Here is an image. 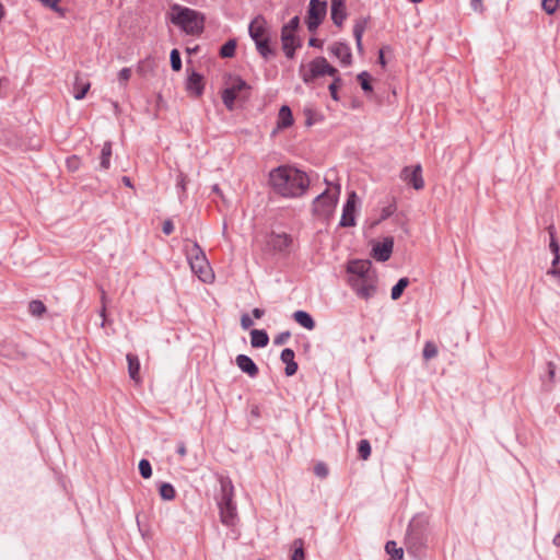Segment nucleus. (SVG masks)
Listing matches in <instances>:
<instances>
[{
    "instance_id": "f257e3e1",
    "label": "nucleus",
    "mask_w": 560,
    "mask_h": 560,
    "mask_svg": "<svg viewBox=\"0 0 560 560\" xmlns=\"http://www.w3.org/2000/svg\"><path fill=\"white\" fill-rule=\"evenodd\" d=\"M268 185L279 197L294 199L308 190L310 177L294 166L281 165L269 172Z\"/></svg>"
},
{
    "instance_id": "f03ea898",
    "label": "nucleus",
    "mask_w": 560,
    "mask_h": 560,
    "mask_svg": "<svg viewBox=\"0 0 560 560\" xmlns=\"http://www.w3.org/2000/svg\"><path fill=\"white\" fill-rule=\"evenodd\" d=\"M170 20L189 35H198L203 31V16L199 12L179 4H174L171 8Z\"/></svg>"
},
{
    "instance_id": "7ed1b4c3",
    "label": "nucleus",
    "mask_w": 560,
    "mask_h": 560,
    "mask_svg": "<svg viewBox=\"0 0 560 560\" xmlns=\"http://www.w3.org/2000/svg\"><path fill=\"white\" fill-rule=\"evenodd\" d=\"M249 36L255 42L256 48L262 58L268 59L275 51L270 47V31L266 19L257 15L249 24Z\"/></svg>"
},
{
    "instance_id": "20e7f679",
    "label": "nucleus",
    "mask_w": 560,
    "mask_h": 560,
    "mask_svg": "<svg viewBox=\"0 0 560 560\" xmlns=\"http://www.w3.org/2000/svg\"><path fill=\"white\" fill-rule=\"evenodd\" d=\"M340 195L339 185H329L328 188L313 201V214L323 221H328L334 212Z\"/></svg>"
},
{
    "instance_id": "39448f33",
    "label": "nucleus",
    "mask_w": 560,
    "mask_h": 560,
    "mask_svg": "<svg viewBox=\"0 0 560 560\" xmlns=\"http://www.w3.org/2000/svg\"><path fill=\"white\" fill-rule=\"evenodd\" d=\"M188 261L191 271L205 283H211L214 280V273L210 264L201 249V247L194 243L190 252L188 253Z\"/></svg>"
},
{
    "instance_id": "423d86ee",
    "label": "nucleus",
    "mask_w": 560,
    "mask_h": 560,
    "mask_svg": "<svg viewBox=\"0 0 560 560\" xmlns=\"http://www.w3.org/2000/svg\"><path fill=\"white\" fill-rule=\"evenodd\" d=\"M222 499L219 503L221 522L226 526L235 524L237 514L233 504V485L229 479H221Z\"/></svg>"
},
{
    "instance_id": "0eeeda50",
    "label": "nucleus",
    "mask_w": 560,
    "mask_h": 560,
    "mask_svg": "<svg viewBox=\"0 0 560 560\" xmlns=\"http://www.w3.org/2000/svg\"><path fill=\"white\" fill-rule=\"evenodd\" d=\"M300 74L305 83H310L324 75L335 77L338 74V70L330 66L324 57H317L307 65H301Z\"/></svg>"
},
{
    "instance_id": "6e6552de",
    "label": "nucleus",
    "mask_w": 560,
    "mask_h": 560,
    "mask_svg": "<svg viewBox=\"0 0 560 560\" xmlns=\"http://www.w3.org/2000/svg\"><path fill=\"white\" fill-rule=\"evenodd\" d=\"M248 84L240 77L230 78L226 88L222 92V101L228 109H234L236 101H244L248 97Z\"/></svg>"
},
{
    "instance_id": "1a4fd4ad",
    "label": "nucleus",
    "mask_w": 560,
    "mask_h": 560,
    "mask_svg": "<svg viewBox=\"0 0 560 560\" xmlns=\"http://www.w3.org/2000/svg\"><path fill=\"white\" fill-rule=\"evenodd\" d=\"M348 283L360 299L369 300L376 293L377 276L375 273L364 278L348 279Z\"/></svg>"
},
{
    "instance_id": "9d476101",
    "label": "nucleus",
    "mask_w": 560,
    "mask_h": 560,
    "mask_svg": "<svg viewBox=\"0 0 560 560\" xmlns=\"http://www.w3.org/2000/svg\"><path fill=\"white\" fill-rule=\"evenodd\" d=\"M326 2L319 0H311L308 15H307V28L314 32L326 14Z\"/></svg>"
},
{
    "instance_id": "9b49d317",
    "label": "nucleus",
    "mask_w": 560,
    "mask_h": 560,
    "mask_svg": "<svg viewBox=\"0 0 560 560\" xmlns=\"http://www.w3.org/2000/svg\"><path fill=\"white\" fill-rule=\"evenodd\" d=\"M358 197L354 191H351L348 196V200L343 207L340 225L343 228L354 226L355 218L354 212L357 208Z\"/></svg>"
},
{
    "instance_id": "f8f14e48",
    "label": "nucleus",
    "mask_w": 560,
    "mask_h": 560,
    "mask_svg": "<svg viewBox=\"0 0 560 560\" xmlns=\"http://www.w3.org/2000/svg\"><path fill=\"white\" fill-rule=\"evenodd\" d=\"M347 271L349 273L348 279L364 278L365 276L376 273L372 270V264L370 260H352L348 264Z\"/></svg>"
},
{
    "instance_id": "ddd939ff",
    "label": "nucleus",
    "mask_w": 560,
    "mask_h": 560,
    "mask_svg": "<svg viewBox=\"0 0 560 560\" xmlns=\"http://www.w3.org/2000/svg\"><path fill=\"white\" fill-rule=\"evenodd\" d=\"M421 171V165L419 164L412 167L407 166L401 171V178L412 185L416 190H420L424 186Z\"/></svg>"
},
{
    "instance_id": "4468645a",
    "label": "nucleus",
    "mask_w": 560,
    "mask_h": 560,
    "mask_svg": "<svg viewBox=\"0 0 560 560\" xmlns=\"http://www.w3.org/2000/svg\"><path fill=\"white\" fill-rule=\"evenodd\" d=\"M292 245V237L287 233L272 232L268 238V246L278 253L287 252Z\"/></svg>"
},
{
    "instance_id": "2eb2a0df",
    "label": "nucleus",
    "mask_w": 560,
    "mask_h": 560,
    "mask_svg": "<svg viewBox=\"0 0 560 560\" xmlns=\"http://www.w3.org/2000/svg\"><path fill=\"white\" fill-rule=\"evenodd\" d=\"M393 248V237H385L382 243H376L373 245L372 256L378 261H387L392 256Z\"/></svg>"
},
{
    "instance_id": "dca6fc26",
    "label": "nucleus",
    "mask_w": 560,
    "mask_h": 560,
    "mask_svg": "<svg viewBox=\"0 0 560 560\" xmlns=\"http://www.w3.org/2000/svg\"><path fill=\"white\" fill-rule=\"evenodd\" d=\"M329 51L340 60L341 65L350 66L352 62V55L348 45L343 43H334L329 47Z\"/></svg>"
},
{
    "instance_id": "f3484780",
    "label": "nucleus",
    "mask_w": 560,
    "mask_h": 560,
    "mask_svg": "<svg viewBox=\"0 0 560 560\" xmlns=\"http://www.w3.org/2000/svg\"><path fill=\"white\" fill-rule=\"evenodd\" d=\"M235 361L238 369L246 373L248 376L255 377L258 374V368L249 357L245 354H238Z\"/></svg>"
},
{
    "instance_id": "a211bd4d",
    "label": "nucleus",
    "mask_w": 560,
    "mask_h": 560,
    "mask_svg": "<svg viewBox=\"0 0 560 560\" xmlns=\"http://www.w3.org/2000/svg\"><path fill=\"white\" fill-rule=\"evenodd\" d=\"M282 49L288 58L294 56V50L298 47L294 32L281 31Z\"/></svg>"
},
{
    "instance_id": "6ab92c4d",
    "label": "nucleus",
    "mask_w": 560,
    "mask_h": 560,
    "mask_svg": "<svg viewBox=\"0 0 560 560\" xmlns=\"http://www.w3.org/2000/svg\"><path fill=\"white\" fill-rule=\"evenodd\" d=\"M347 18L343 0H331V20L337 26H341Z\"/></svg>"
},
{
    "instance_id": "aec40b11",
    "label": "nucleus",
    "mask_w": 560,
    "mask_h": 560,
    "mask_svg": "<svg viewBox=\"0 0 560 560\" xmlns=\"http://www.w3.org/2000/svg\"><path fill=\"white\" fill-rule=\"evenodd\" d=\"M293 121V115L290 107L287 105L281 106L278 114L277 129L273 131V133H276L278 130L291 127Z\"/></svg>"
},
{
    "instance_id": "412c9836",
    "label": "nucleus",
    "mask_w": 560,
    "mask_h": 560,
    "mask_svg": "<svg viewBox=\"0 0 560 560\" xmlns=\"http://www.w3.org/2000/svg\"><path fill=\"white\" fill-rule=\"evenodd\" d=\"M186 88L190 94L200 96L203 91L202 77L196 72H192L187 79Z\"/></svg>"
},
{
    "instance_id": "4be33fe9",
    "label": "nucleus",
    "mask_w": 560,
    "mask_h": 560,
    "mask_svg": "<svg viewBox=\"0 0 560 560\" xmlns=\"http://www.w3.org/2000/svg\"><path fill=\"white\" fill-rule=\"evenodd\" d=\"M126 359L128 361V374H129L130 378L136 384H140L141 383L140 362H139L138 357L135 354L128 353L126 355Z\"/></svg>"
},
{
    "instance_id": "5701e85b",
    "label": "nucleus",
    "mask_w": 560,
    "mask_h": 560,
    "mask_svg": "<svg viewBox=\"0 0 560 560\" xmlns=\"http://www.w3.org/2000/svg\"><path fill=\"white\" fill-rule=\"evenodd\" d=\"M281 361L285 364V374L292 376L298 371V364L294 361L293 350L287 348L281 352Z\"/></svg>"
},
{
    "instance_id": "b1692460",
    "label": "nucleus",
    "mask_w": 560,
    "mask_h": 560,
    "mask_svg": "<svg viewBox=\"0 0 560 560\" xmlns=\"http://www.w3.org/2000/svg\"><path fill=\"white\" fill-rule=\"evenodd\" d=\"M366 26H368L366 18L359 19L353 26V35L355 38L357 48H358L359 52L363 51L362 36H363V33H364Z\"/></svg>"
},
{
    "instance_id": "393cba45",
    "label": "nucleus",
    "mask_w": 560,
    "mask_h": 560,
    "mask_svg": "<svg viewBox=\"0 0 560 560\" xmlns=\"http://www.w3.org/2000/svg\"><path fill=\"white\" fill-rule=\"evenodd\" d=\"M269 338L265 330L253 329L250 331V343L254 348H261L268 345Z\"/></svg>"
},
{
    "instance_id": "a878e982",
    "label": "nucleus",
    "mask_w": 560,
    "mask_h": 560,
    "mask_svg": "<svg viewBox=\"0 0 560 560\" xmlns=\"http://www.w3.org/2000/svg\"><path fill=\"white\" fill-rule=\"evenodd\" d=\"M294 320L302 327L312 330L315 327V323L311 315L304 311H296L293 314Z\"/></svg>"
},
{
    "instance_id": "bb28decb",
    "label": "nucleus",
    "mask_w": 560,
    "mask_h": 560,
    "mask_svg": "<svg viewBox=\"0 0 560 560\" xmlns=\"http://www.w3.org/2000/svg\"><path fill=\"white\" fill-rule=\"evenodd\" d=\"M385 550L390 556L389 560H401L404 557V549L393 540L386 542Z\"/></svg>"
},
{
    "instance_id": "cd10ccee",
    "label": "nucleus",
    "mask_w": 560,
    "mask_h": 560,
    "mask_svg": "<svg viewBox=\"0 0 560 560\" xmlns=\"http://www.w3.org/2000/svg\"><path fill=\"white\" fill-rule=\"evenodd\" d=\"M90 82H81L79 80V78H77L75 80V84H74V90H75V93H74V98L75 100H82L85 94L89 92L90 90Z\"/></svg>"
},
{
    "instance_id": "c85d7f7f",
    "label": "nucleus",
    "mask_w": 560,
    "mask_h": 560,
    "mask_svg": "<svg viewBox=\"0 0 560 560\" xmlns=\"http://www.w3.org/2000/svg\"><path fill=\"white\" fill-rule=\"evenodd\" d=\"M409 284V280L408 278H401L398 280V282L393 287L392 289V299L393 300H398L404 290L407 288V285Z\"/></svg>"
},
{
    "instance_id": "c756f323",
    "label": "nucleus",
    "mask_w": 560,
    "mask_h": 560,
    "mask_svg": "<svg viewBox=\"0 0 560 560\" xmlns=\"http://www.w3.org/2000/svg\"><path fill=\"white\" fill-rule=\"evenodd\" d=\"M112 156V143L105 142L101 154V166L105 170L109 167V160Z\"/></svg>"
},
{
    "instance_id": "7c9ffc66",
    "label": "nucleus",
    "mask_w": 560,
    "mask_h": 560,
    "mask_svg": "<svg viewBox=\"0 0 560 560\" xmlns=\"http://www.w3.org/2000/svg\"><path fill=\"white\" fill-rule=\"evenodd\" d=\"M236 49V42L234 39L228 40L220 49V55L223 58H231L234 56Z\"/></svg>"
},
{
    "instance_id": "2f4dec72",
    "label": "nucleus",
    "mask_w": 560,
    "mask_h": 560,
    "mask_svg": "<svg viewBox=\"0 0 560 560\" xmlns=\"http://www.w3.org/2000/svg\"><path fill=\"white\" fill-rule=\"evenodd\" d=\"M28 311L34 316H42L46 312V306L39 300H34L28 305Z\"/></svg>"
},
{
    "instance_id": "473e14b6",
    "label": "nucleus",
    "mask_w": 560,
    "mask_h": 560,
    "mask_svg": "<svg viewBox=\"0 0 560 560\" xmlns=\"http://www.w3.org/2000/svg\"><path fill=\"white\" fill-rule=\"evenodd\" d=\"M160 495L163 500L170 501L175 498V489L171 483H162L160 486Z\"/></svg>"
},
{
    "instance_id": "72a5a7b5",
    "label": "nucleus",
    "mask_w": 560,
    "mask_h": 560,
    "mask_svg": "<svg viewBox=\"0 0 560 560\" xmlns=\"http://www.w3.org/2000/svg\"><path fill=\"white\" fill-rule=\"evenodd\" d=\"M43 5L58 13L60 16H65L66 10L59 5V0H38Z\"/></svg>"
},
{
    "instance_id": "f704fd0d",
    "label": "nucleus",
    "mask_w": 560,
    "mask_h": 560,
    "mask_svg": "<svg viewBox=\"0 0 560 560\" xmlns=\"http://www.w3.org/2000/svg\"><path fill=\"white\" fill-rule=\"evenodd\" d=\"M293 555L291 560H304V549H303V540L302 539H295L293 541Z\"/></svg>"
},
{
    "instance_id": "c9c22d12",
    "label": "nucleus",
    "mask_w": 560,
    "mask_h": 560,
    "mask_svg": "<svg viewBox=\"0 0 560 560\" xmlns=\"http://www.w3.org/2000/svg\"><path fill=\"white\" fill-rule=\"evenodd\" d=\"M139 471L144 479H149L152 476V467L148 459L139 462Z\"/></svg>"
},
{
    "instance_id": "e433bc0d",
    "label": "nucleus",
    "mask_w": 560,
    "mask_h": 560,
    "mask_svg": "<svg viewBox=\"0 0 560 560\" xmlns=\"http://www.w3.org/2000/svg\"><path fill=\"white\" fill-rule=\"evenodd\" d=\"M560 0H542L541 5L547 14H553L559 8Z\"/></svg>"
},
{
    "instance_id": "4c0bfd02",
    "label": "nucleus",
    "mask_w": 560,
    "mask_h": 560,
    "mask_svg": "<svg viewBox=\"0 0 560 560\" xmlns=\"http://www.w3.org/2000/svg\"><path fill=\"white\" fill-rule=\"evenodd\" d=\"M436 354H438V347L433 342L428 341L424 345L423 358L425 360H430V359L434 358Z\"/></svg>"
},
{
    "instance_id": "58836bf2",
    "label": "nucleus",
    "mask_w": 560,
    "mask_h": 560,
    "mask_svg": "<svg viewBox=\"0 0 560 560\" xmlns=\"http://www.w3.org/2000/svg\"><path fill=\"white\" fill-rule=\"evenodd\" d=\"M357 78H358V81L361 84V88L365 92H371L372 91V85L370 84V74L368 72L363 71V72L359 73Z\"/></svg>"
},
{
    "instance_id": "ea45409f",
    "label": "nucleus",
    "mask_w": 560,
    "mask_h": 560,
    "mask_svg": "<svg viewBox=\"0 0 560 560\" xmlns=\"http://www.w3.org/2000/svg\"><path fill=\"white\" fill-rule=\"evenodd\" d=\"M171 66L174 71H179L182 69V60L180 55L177 49H173L171 51Z\"/></svg>"
},
{
    "instance_id": "a19ab883",
    "label": "nucleus",
    "mask_w": 560,
    "mask_h": 560,
    "mask_svg": "<svg viewBox=\"0 0 560 560\" xmlns=\"http://www.w3.org/2000/svg\"><path fill=\"white\" fill-rule=\"evenodd\" d=\"M549 236H550L549 248H550L551 253L553 255H559L560 254V246H559V243L556 240L555 231H553L552 226L549 228Z\"/></svg>"
},
{
    "instance_id": "79ce46f5",
    "label": "nucleus",
    "mask_w": 560,
    "mask_h": 560,
    "mask_svg": "<svg viewBox=\"0 0 560 560\" xmlns=\"http://www.w3.org/2000/svg\"><path fill=\"white\" fill-rule=\"evenodd\" d=\"M359 453L363 459H368L371 454V446L368 440H361L359 443Z\"/></svg>"
},
{
    "instance_id": "37998d69",
    "label": "nucleus",
    "mask_w": 560,
    "mask_h": 560,
    "mask_svg": "<svg viewBox=\"0 0 560 560\" xmlns=\"http://www.w3.org/2000/svg\"><path fill=\"white\" fill-rule=\"evenodd\" d=\"M332 78H334V81L329 85V92H330L332 100L338 101L339 98H338L337 91L341 86V79L338 75H335Z\"/></svg>"
},
{
    "instance_id": "c03bdc74",
    "label": "nucleus",
    "mask_w": 560,
    "mask_h": 560,
    "mask_svg": "<svg viewBox=\"0 0 560 560\" xmlns=\"http://www.w3.org/2000/svg\"><path fill=\"white\" fill-rule=\"evenodd\" d=\"M66 166L68 171L75 172L80 167V159L77 155H72L67 159Z\"/></svg>"
},
{
    "instance_id": "a18cd8bd",
    "label": "nucleus",
    "mask_w": 560,
    "mask_h": 560,
    "mask_svg": "<svg viewBox=\"0 0 560 560\" xmlns=\"http://www.w3.org/2000/svg\"><path fill=\"white\" fill-rule=\"evenodd\" d=\"M131 69L130 68H122L119 72H118V80L120 82V84L122 86H125L127 84V82L129 81V79L131 78Z\"/></svg>"
},
{
    "instance_id": "49530a36",
    "label": "nucleus",
    "mask_w": 560,
    "mask_h": 560,
    "mask_svg": "<svg viewBox=\"0 0 560 560\" xmlns=\"http://www.w3.org/2000/svg\"><path fill=\"white\" fill-rule=\"evenodd\" d=\"M299 18L298 16H294L288 24H285L283 27H282V31H288V32H294L296 31L298 26H299Z\"/></svg>"
},
{
    "instance_id": "de8ad7c7",
    "label": "nucleus",
    "mask_w": 560,
    "mask_h": 560,
    "mask_svg": "<svg viewBox=\"0 0 560 560\" xmlns=\"http://www.w3.org/2000/svg\"><path fill=\"white\" fill-rule=\"evenodd\" d=\"M314 472H315V475H316V476H318V477H320V478H324V477H326V476H327V474H328V469H327V467H326V465H325V464L319 463V464H317V465L315 466V468H314Z\"/></svg>"
},
{
    "instance_id": "09e8293b",
    "label": "nucleus",
    "mask_w": 560,
    "mask_h": 560,
    "mask_svg": "<svg viewBox=\"0 0 560 560\" xmlns=\"http://www.w3.org/2000/svg\"><path fill=\"white\" fill-rule=\"evenodd\" d=\"M254 325L252 318L249 317L248 314H243L242 317H241V326L243 329H248L249 327H252Z\"/></svg>"
},
{
    "instance_id": "8fccbe9b",
    "label": "nucleus",
    "mask_w": 560,
    "mask_h": 560,
    "mask_svg": "<svg viewBox=\"0 0 560 560\" xmlns=\"http://www.w3.org/2000/svg\"><path fill=\"white\" fill-rule=\"evenodd\" d=\"M304 115L306 117V125L312 126L315 121V113L311 108L304 109Z\"/></svg>"
},
{
    "instance_id": "3c124183",
    "label": "nucleus",
    "mask_w": 560,
    "mask_h": 560,
    "mask_svg": "<svg viewBox=\"0 0 560 560\" xmlns=\"http://www.w3.org/2000/svg\"><path fill=\"white\" fill-rule=\"evenodd\" d=\"M470 5L475 12L482 13L485 10L482 0H470Z\"/></svg>"
},
{
    "instance_id": "603ef678",
    "label": "nucleus",
    "mask_w": 560,
    "mask_h": 560,
    "mask_svg": "<svg viewBox=\"0 0 560 560\" xmlns=\"http://www.w3.org/2000/svg\"><path fill=\"white\" fill-rule=\"evenodd\" d=\"M100 315L103 317L102 326H105L106 323V295L103 292L102 294V308Z\"/></svg>"
},
{
    "instance_id": "864d4df0",
    "label": "nucleus",
    "mask_w": 560,
    "mask_h": 560,
    "mask_svg": "<svg viewBox=\"0 0 560 560\" xmlns=\"http://www.w3.org/2000/svg\"><path fill=\"white\" fill-rule=\"evenodd\" d=\"M547 276L552 277L560 284V269H548Z\"/></svg>"
},
{
    "instance_id": "5fc2aeb1",
    "label": "nucleus",
    "mask_w": 560,
    "mask_h": 560,
    "mask_svg": "<svg viewBox=\"0 0 560 560\" xmlns=\"http://www.w3.org/2000/svg\"><path fill=\"white\" fill-rule=\"evenodd\" d=\"M173 230H174V226H173L172 221L171 220L164 221V223H163V232L166 235H168V234H171L173 232Z\"/></svg>"
},
{
    "instance_id": "6e6d98bb",
    "label": "nucleus",
    "mask_w": 560,
    "mask_h": 560,
    "mask_svg": "<svg viewBox=\"0 0 560 560\" xmlns=\"http://www.w3.org/2000/svg\"><path fill=\"white\" fill-rule=\"evenodd\" d=\"M290 334L289 332H282L280 334L276 339H275V343L277 345H281L288 338H289Z\"/></svg>"
},
{
    "instance_id": "4d7b16f0",
    "label": "nucleus",
    "mask_w": 560,
    "mask_h": 560,
    "mask_svg": "<svg viewBox=\"0 0 560 560\" xmlns=\"http://www.w3.org/2000/svg\"><path fill=\"white\" fill-rule=\"evenodd\" d=\"M559 262H560V254L559 255H555V257L552 259V262H551L550 269H560L558 267Z\"/></svg>"
},
{
    "instance_id": "13d9d810",
    "label": "nucleus",
    "mask_w": 560,
    "mask_h": 560,
    "mask_svg": "<svg viewBox=\"0 0 560 560\" xmlns=\"http://www.w3.org/2000/svg\"><path fill=\"white\" fill-rule=\"evenodd\" d=\"M178 186L182 188V190L186 189V176L184 174L179 175Z\"/></svg>"
},
{
    "instance_id": "bf43d9fd",
    "label": "nucleus",
    "mask_w": 560,
    "mask_h": 560,
    "mask_svg": "<svg viewBox=\"0 0 560 560\" xmlns=\"http://www.w3.org/2000/svg\"><path fill=\"white\" fill-rule=\"evenodd\" d=\"M378 62L381 63L382 67L386 66V61H385V58H384L383 49H381L380 52H378Z\"/></svg>"
},
{
    "instance_id": "052dcab7",
    "label": "nucleus",
    "mask_w": 560,
    "mask_h": 560,
    "mask_svg": "<svg viewBox=\"0 0 560 560\" xmlns=\"http://www.w3.org/2000/svg\"><path fill=\"white\" fill-rule=\"evenodd\" d=\"M253 315H254L255 318L259 319L264 315V311L260 310V308H254L253 310Z\"/></svg>"
},
{
    "instance_id": "680f3d73",
    "label": "nucleus",
    "mask_w": 560,
    "mask_h": 560,
    "mask_svg": "<svg viewBox=\"0 0 560 560\" xmlns=\"http://www.w3.org/2000/svg\"><path fill=\"white\" fill-rule=\"evenodd\" d=\"M177 452L180 456H185L186 455V446L184 443H182L178 448H177Z\"/></svg>"
},
{
    "instance_id": "e2e57ef3",
    "label": "nucleus",
    "mask_w": 560,
    "mask_h": 560,
    "mask_svg": "<svg viewBox=\"0 0 560 560\" xmlns=\"http://www.w3.org/2000/svg\"><path fill=\"white\" fill-rule=\"evenodd\" d=\"M122 183H124L127 187L133 188V186H132L131 180H130V178H129V177L124 176V177H122Z\"/></svg>"
},
{
    "instance_id": "0e129e2a",
    "label": "nucleus",
    "mask_w": 560,
    "mask_h": 560,
    "mask_svg": "<svg viewBox=\"0 0 560 560\" xmlns=\"http://www.w3.org/2000/svg\"><path fill=\"white\" fill-rule=\"evenodd\" d=\"M212 190H213L215 194L220 195L221 197L223 196V195H222V191H221V189L219 188V186H218V185H214V186H213V188H212Z\"/></svg>"
},
{
    "instance_id": "69168bd1",
    "label": "nucleus",
    "mask_w": 560,
    "mask_h": 560,
    "mask_svg": "<svg viewBox=\"0 0 560 560\" xmlns=\"http://www.w3.org/2000/svg\"><path fill=\"white\" fill-rule=\"evenodd\" d=\"M553 542L556 546L560 547V533L555 537Z\"/></svg>"
},
{
    "instance_id": "338daca9",
    "label": "nucleus",
    "mask_w": 560,
    "mask_h": 560,
    "mask_svg": "<svg viewBox=\"0 0 560 560\" xmlns=\"http://www.w3.org/2000/svg\"><path fill=\"white\" fill-rule=\"evenodd\" d=\"M308 44H310L311 46H319V43H318V42H317V39H315V38H311V39H310V42H308Z\"/></svg>"
},
{
    "instance_id": "774afa93",
    "label": "nucleus",
    "mask_w": 560,
    "mask_h": 560,
    "mask_svg": "<svg viewBox=\"0 0 560 560\" xmlns=\"http://www.w3.org/2000/svg\"><path fill=\"white\" fill-rule=\"evenodd\" d=\"M142 71H143V67L140 65V66L138 67V72H139V73H142Z\"/></svg>"
}]
</instances>
